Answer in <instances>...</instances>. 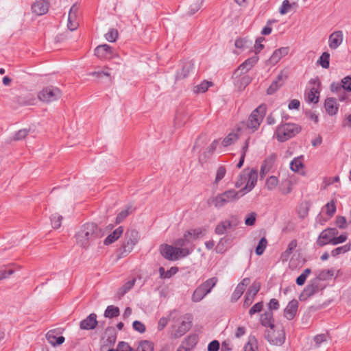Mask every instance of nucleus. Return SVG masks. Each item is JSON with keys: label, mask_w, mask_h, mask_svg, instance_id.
I'll list each match as a JSON object with an SVG mask.
<instances>
[{"label": "nucleus", "mask_w": 351, "mask_h": 351, "mask_svg": "<svg viewBox=\"0 0 351 351\" xmlns=\"http://www.w3.org/2000/svg\"><path fill=\"white\" fill-rule=\"evenodd\" d=\"M173 244L178 247H193V246L190 241V238L188 237H185V233L183 235L182 238H180L176 239Z\"/></svg>", "instance_id": "4c0bfd02"}, {"label": "nucleus", "mask_w": 351, "mask_h": 351, "mask_svg": "<svg viewBox=\"0 0 351 351\" xmlns=\"http://www.w3.org/2000/svg\"><path fill=\"white\" fill-rule=\"evenodd\" d=\"M338 234V230L335 228H327L323 230L319 235L317 244L319 246H324L327 244H332L334 240V236Z\"/></svg>", "instance_id": "1a4fd4ad"}, {"label": "nucleus", "mask_w": 351, "mask_h": 351, "mask_svg": "<svg viewBox=\"0 0 351 351\" xmlns=\"http://www.w3.org/2000/svg\"><path fill=\"white\" fill-rule=\"evenodd\" d=\"M117 348L119 351H134L130 346L124 341H120L117 345Z\"/></svg>", "instance_id": "774afa93"}, {"label": "nucleus", "mask_w": 351, "mask_h": 351, "mask_svg": "<svg viewBox=\"0 0 351 351\" xmlns=\"http://www.w3.org/2000/svg\"><path fill=\"white\" fill-rule=\"evenodd\" d=\"M265 110L264 106H260L252 111L247 123V129L254 132L258 128L265 115Z\"/></svg>", "instance_id": "0eeeda50"}, {"label": "nucleus", "mask_w": 351, "mask_h": 351, "mask_svg": "<svg viewBox=\"0 0 351 351\" xmlns=\"http://www.w3.org/2000/svg\"><path fill=\"white\" fill-rule=\"evenodd\" d=\"M291 9V5L288 0H284L279 9V12L282 15L287 14Z\"/></svg>", "instance_id": "0e129e2a"}, {"label": "nucleus", "mask_w": 351, "mask_h": 351, "mask_svg": "<svg viewBox=\"0 0 351 351\" xmlns=\"http://www.w3.org/2000/svg\"><path fill=\"white\" fill-rule=\"evenodd\" d=\"M238 138V134L235 133H230L220 143L221 145L227 147L233 143Z\"/></svg>", "instance_id": "09e8293b"}, {"label": "nucleus", "mask_w": 351, "mask_h": 351, "mask_svg": "<svg viewBox=\"0 0 351 351\" xmlns=\"http://www.w3.org/2000/svg\"><path fill=\"white\" fill-rule=\"evenodd\" d=\"M279 184V180L276 176H271L265 181V187L268 191H274Z\"/></svg>", "instance_id": "58836bf2"}, {"label": "nucleus", "mask_w": 351, "mask_h": 351, "mask_svg": "<svg viewBox=\"0 0 351 351\" xmlns=\"http://www.w3.org/2000/svg\"><path fill=\"white\" fill-rule=\"evenodd\" d=\"M129 208L127 209L121 210L116 217V223H121L130 214Z\"/></svg>", "instance_id": "680f3d73"}, {"label": "nucleus", "mask_w": 351, "mask_h": 351, "mask_svg": "<svg viewBox=\"0 0 351 351\" xmlns=\"http://www.w3.org/2000/svg\"><path fill=\"white\" fill-rule=\"evenodd\" d=\"M258 60V56H255L251 57L243 62L236 71H239L241 73L247 74V73L256 64Z\"/></svg>", "instance_id": "5701e85b"}, {"label": "nucleus", "mask_w": 351, "mask_h": 351, "mask_svg": "<svg viewBox=\"0 0 351 351\" xmlns=\"http://www.w3.org/2000/svg\"><path fill=\"white\" fill-rule=\"evenodd\" d=\"M207 295L208 293L206 292V291H204V289L200 285H199L194 290L191 296V300L195 303L199 302L202 300Z\"/></svg>", "instance_id": "c756f323"}, {"label": "nucleus", "mask_w": 351, "mask_h": 351, "mask_svg": "<svg viewBox=\"0 0 351 351\" xmlns=\"http://www.w3.org/2000/svg\"><path fill=\"white\" fill-rule=\"evenodd\" d=\"M226 172V168L223 166H220L217 170L215 182L218 183L219 181H221L224 178Z\"/></svg>", "instance_id": "052dcab7"}, {"label": "nucleus", "mask_w": 351, "mask_h": 351, "mask_svg": "<svg viewBox=\"0 0 351 351\" xmlns=\"http://www.w3.org/2000/svg\"><path fill=\"white\" fill-rule=\"evenodd\" d=\"M324 108L326 112L329 115L332 116L337 114L339 109V105L337 104L335 99L329 97L325 100Z\"/></svg>", "instance_id": "b1692460"}, {"label": "nucleus", "mask_w": 351, "mask_h": 351, "mask_svg": "<svg viewBox=\"0 0 351 351\" xmlns=\"http://www.w3.org/2000/svg\"><path fill=\"white\" fill-rule=\"evenodd\" d=\"M193 64L191 62H186L184 64L181 71L177 73V79H184L188 76L189 73L193 70Z\"/></svg>", "instance_id": "7c9ffc66"}, {"label": "nucleus", "mask_w": 351, "mask_h": 351, "mask_svg": "<svg viewBox=\"0 0 351 351\" xmlns=\"http://www.w3.org/2000/svg\"><path fill=\"white\" fill-rule=\"evenodd\" d=\"M135 282H136V279L133 278V279L128 281L127 282H125L120 289V291H121V295H124L128 291H130L134 285Z\"/></svg>", "instance_id": "6e6d98bb"}, {"label": "nucleus", "mask_w": 351, "mask_h": 351, "mask_svg": "<svg viewBox=\"0 0 351 351\" xmlns=\"http://www.w3.org/2000/svg\"><path fill=\"white\" fill-rule=\"evenodd\" d=\"M139 239L138 232L136 230H128L125 234V241L117 250V258L121 259L128 256L138 243Z\"/></svg>", "instance_id": "7ed1b4c3"}, {"label": "nucleus", "mask_w": 351, "mask_h": 351, "mask_svg": "<svg viewBox=\"0 0 351 351\" xmlns=\"http://www.w3.org/2000/svg\"><path fill=\"white\" fill-rule=\"evenodd\" d=\"M95 54L100 59L110 60L114 57V53L110 46L104 44L95 48Z\"/></svg>", "instance_id": "4468645a"}, {"label": "nucleus", "mask_w": 351, "mask_h": 351, "mask_svg": "<svg viewBox=\"0 0 351 351\" xmlns=\"http://www.w3.org/2000/svg\"><path fill=\"white\" fill-rule=\"evenodd\" d=\"M101 236V230L93 223L84 224L75 235L77 243L82 247H88L92 241Z\"/></svg>", "instance_id": "f257e3e1"}, {"label": "nucleus", "mask_w": 351, "mask_h": 351, "mask_svg": "<svg viewBox=\"0 0 351 351\" xmlns=\"http://www.w3.org/2000/svg\"><path fill=\"white\" fill-rule=\"evenodd\" d=\"M289 48L288 47H280L278 49H276L268 59V64L271 66L276 64L282 59V58L286 56L289 53Z\"/></svg>", "instance_id": "dca6fc26"}, {"label": "nucleus", "mask_w": 351, "mask_h": 351, "mask_svg": "<svg viewBox=\"0 0 351 351\" xmlns=\"http://www.w3.org/2000/svg\"><path fill=\"white\" fill-rule=\"evenodd\" d=\"M247 181V170L245 169L240 174L239 178L235 182V187L240 188Z\"/></svg>", "instance_id": "4d7b16f0"}, {"label": "nucleus", "mask_w": 351, "mask_h": 351, "mask_svg": "<svg viewBox=\"0 0 351 351\" xmlns=\"http://www.w3.org/2000/svg\"><path fill=\"white\" fill-rule=\"evenodd\" d=\"M298 178L295 176H289L281 181L279 186L280 191L284 195L290 193L293 190V186L298 183Z\"/></svg>", "instance_id": "ddd939ff"}, {"label": "nucleus", "mask_w": 351, "mask_h": 351, "mask_svg": "<svg viewBox=\"0 0 351 351\" xmlns=\"http://www.w3.org/2000/svg\"><path fill=\"white\" fill-rule=\"evenodd\" d=\"M351 250V243L346 244L343 246L338 247L331 252V255L332 256H337L341 254H344L348 251Z\"/></svg>", "instance_id": "49530a36"}, {"label": "nucleus", "mask_w": 351, "mask_h": 351, "mask_svg": "<svg viewBox=\"0 0 351 351\" xmlns=\"http://www.w3.org/2000/svg\"><path fill=\"white\" fill-rule=\"evenodd\" d=\"M298 308V302L297 300H291L284 310V316L288 319H293L296 315Z\"/></svg>", "instance_id": "412c9836"}, {"label": "nucleus", "mask_w": 351, "mask_h": 351, "mask_svg": "<svg viewBox=\"0 0 351 351\" xmlns=\"http://www.w3.org/2000/svg\"><path fill=\"white\" fill-rule=\"evenodd\" d=\"M328 334L317 335L314 337V341L317 347L320 346L322 343L328 341Z\"/></svg>", "instance_id": "5fc2aeb1"}, {"label": "nucleus", "mask_w": 351, "mask_h": 351, "mask_svg": "<svg viewBox=\"0 0 351 351\" xmlns=\"http://www.w3.org/2000/svg\"><path fill=\"white\" fill-rule=\"evenodd\" d=\"M198 342L197 335H191L188 336L180 345L189 351H191Z\"/></svg>", "instance_id": "cd10ccee"}, {"label": "nucleus", "mask_w": 351, "mask_h": 351, "mask_svg": "<svg viewBox=\"0 0 351 351\" xmlns=\"http://www.w3.org/2000/svg\"><path fill=\"white\" fill-rule=\"evenodd\" d=\"M335 182L339 183V177L338 176L335 177H324L321 184V189H326L329 186Z\"/></svg>", "instance_id": "a19ab883"}, {"label": "nucleus", "mask_w": 351, "mask_h": 351, "mask_svg": "<svg viewBox=\"0 0 351 351\" xmlns=\"http://www.w3.org/2000/svg\"><path fill=\"white\" fill-rule=\"evenodd\" d=\"M160 251L162 256L169 261H177L192 253L193 247H178L168 244L161 245Z\"/></svg>", "instance_id": "f03ea898"}, {"label": "nucleus", "mask_w": 351, "mask_h": 351, "mask_svg": "<svg viewBox=\"0 0 351 351\" xmlns=\"http://www.w3.org/2000/svg\"><path fill=\"white\" fill-rule=\"evenodd\" d=\"M330 53L328 52H324L319 60L317 63L324 69H328L330 66Z\"/></svg>", "instance_id": "37998d69"}, {"label": "nucleus", "mask_w": 351, "mask_h": 351, "mask_svg": "<svg viewBox=\"0 0 351 351\" xmlns=\"http://www.w3.org/2000/svg\"><path fill=\"white\" fill-rule=\"evenodd\" d=\"M334 276V271L332 269H324L321 271L317 275V279L326 280Z\"/></svg>", "instance_id": "864d4df0"}, {"label": "nucleus", "mask_w": 351, "mask_h": 351, "mask_svg": "<svg viewBox=\"0 0 351 351\" xmlns=\"http://www.w3.org/2000/svg\"><path fill=\"white\" fill-rule=\"evenodd\" d=\"M343 90L351 92V77L346 76L341 80Z\"/></svg>", "instance_id": "e2e57ef3"}, {"label": "nucleus", "mask_w": 351, "mask_h": 351, "mask_svg": "<svg viewBox=\"0 0 351 351\" xmlns=\"http://www.w3.org/2000/svg\"><path fill=\"white\" fill-rule=\"evenodd\" d=\"M267 246V241L265 237H263L259 241L256 247V254L258 256H261L263 254Z\"/></svg>", "instance_id": "de8ad7c7"}, {"label": "nucleus", "mask_w": 351, "mask_h": 351, "mask_svg": "<svg viewBox=\"0 0 351 351\" xmlns=\"http://www.w3.org/2000/svg\"><path fill=\"white\" fill-rule=\"evenodd\" d=\"M178 311L176 309L170 311L169 316L171 319L172 322H174L175 324L172 326L173 329L176 332L177 336H182L184 334H185L191 327V322H187V321H182L180 324L177 326L176 322H177V317L176 314H177Z\"/></svg>", "instance_id": "9d476101"}, {"label": "nucleus", "mask_w": 351, "mask_h": 351, "mask_svg": "<svg viewBox=\"0 0 351 351\" xmlns=\"http://www.w3.org/2000/svg\"><path fill=\"white\" fill-rule=\"evenodd\" d=\"M97 325V315L95 313L90 314L86 319L80 322V328L82 330H93Z\"/></svg>", "instance_id": "aec40b11"}, {"label": "nucleus", "mask_w": 351, "mask_h": 351, "mask_svg": "<svg viewBox=\"0 0 351 351\" xmlns=\"http://www.w3.org/2000/svg\"><path fill=\"white\" fill-rule=\"evenodd\" d=\"M250 278H245L242 280V281L241 282H239L237 285L233 293L232 294V297H231L232 302H236L241 298V296L243 295V293L245 289V287L250 283Z\"/></svg>", "instance_id": "4be33fe9"}, {"label": "nucleus", "mask_w": 351, "mask_h": 351, "mask_svg": "<svg viewBox=\"0 0 351 351\" xmlns=\"http://www.w3.org/2000/svg\"><path fill=\"white\" fill-rule=\"evenodd\" d=\"M178 271V269L176 267H173L167 271H165L163 267L159 268V274L161 278H170L173 275L176 274Z\"/></svg>", "instance_id": "79ce46f5"}, {"label": "nucleus", "mask_w": 351, "mask_h": 351, "mask_svg": "<svg viewBox=\"0 0 351 351\" xmlns=\"http://www.w3.org/2000/svg\"><path fill=\"white\" fill-rule=\"evenodd\" d=\"M32 10L36 15H43L49 10V3L47 0H36L32 5Z\"/></svg>", "instance_id": "6ab92c4d"}, {"label": "nucleus", "mask_w": 351, "mask_h": 351, "mask_svg": "<svg viewBox=\"0 0 351 351\" xmlns=\"http://www.w3.org/2000/svg\"><path fill=\"white\" fill-rule=\"evenodd\" d=\"M218 282V279L216 277L210 278L204 282H202L201 285H199L204 291L208 294L211 292L213 288L215 287Z\"/></svg>", "instance_id": "f704fd0d"}, {"label": "nucleus", "mask_w": 351, "mask_h": 351, "mask_svg": "<svg viewBox=\"0 0 351 351\" xmlns=\"http://www.w3.org/2000/svg\"><path fill=\"white\" fill-rule=\"evenodd\" d=\"M318 291V285L316 282H311L308 285L305 289L303 290L302 293L300 295V300H305L308 298H310Z\"/></svg>", "instance_id": "393cba45"}, {"label": "nucleus", "mask_w": 351, "mask_h": 351, "mask_svg": "<svg viewBox=\"0 0 351 351\" xmlns=\"http://www.w3.org/2000/svg\"><path fill=\"white\" fill-rule=\"evenodd\" d=\"M61 97V92L59 88L54 86H48L44 88L38 94V98L40 101L45 103H49L56 101Z\"/></svg>", "instance_id": "6e6552de"}, {"label": "nucleus", "mask_w": 351, "mask_h": 351, "mask_svg": "<svg viewBox=\"0 0 351 351\" xmlns=\"http://www.w3.org/2000/svg\"><path fill=\"white\" fill-rule=\"evenodd\" d=\"M211 86H213L212 82L203 81L199 85L195 86L193 90L196 93H205Z\"/></svg>", "instance_id": "c03bdc74"}, {"label": "nucleus", "mask_w": 351, "mask_h": 351, "mask_svg": "<svg viewBox=\"0 0 351 351\" xmlns=\"http://www.w3.org/2000/svg\"><path fill=\"white\" fill-rule=\"evenodd\" d=\"M265 337L271 344L274 346H282L286 339L285 332L282 326H276L272 329L267 330Z\"/></svg>", "instance_id": "423d86ee"}, {"label": "nucleus", "mask_w": 351, "mask_h": 351, "mask_svg": "<svg viewBox=\"0 0 351 351\" xmlns=\"http://www.w3.org/2000/svg\"><path fill=\"white\" fill-rule=\"evenodd\" d=\"M119 315V308L113 305L108 306L105 312L104 316L108 318L116 317Z\"/></svg>", "instance_id": "ea45409f"}, {"label": "nucleus", "mask_w": 351, "mask_h": 351, "mask_svg": "<svg viewBox=\"0 0 351 351\" xmlns=\"http://www.w3.org/2000/svg\"><path fill=\"white\" fill-rule=\"evenodd\" d=\"M232 78L234 86L239 90H243L252 81V78L247 74H243L239 71H235Z\"/></svg>", "instance_id": "f8f14e48"}, {"label": "nucleus", "mask_w": 351, "mask_h": 351, "mask_svg": "<svg viewBox=\"0 0 351 351\" xmlns=\"http://www.w3.org/2000/svg\"><path fill=\"white\" fill-rule=\"evenodd\" d=\"M304 167L303 165V156L300 155L298 157L295 158L290 162V168L293 171L300 172Z\"/></svg>", "instance_id": "72a5a7b5"}, {"label": "nucleus", "mask_w": 351, "mask_h": 351, "mask_svg": "<svg viewBox=\"0 0 351 351\" xmlns=\"http://www.w3.org/2000/svg\"><path fill=\"white\" fill-rule=\"evenodd\" d=\"M59 332L54 329L50 330L46 334V338L48 342L53 346H57L62 344L64 342V337L63 336H58Z\"/></svg>", "instance_id": "a211bd4d"}, {"label": "nucleus", "mask_w": 351, "mask_h": 351, "mask_svg": "<svg viewBox=\"0 0 351 351\" xmlns=\"http://www.w3.org/2000/svg\"><path fill=\"white\" fill-rule=\"evenodd\" d=\"M326 214L329 217L332 216L336 211V206H335L334 202L332 201L330 202L327 203L326 205Z\"/></svg>", "instance_id": "338daca9"}, {"label": "nucleus", "mask_w": 351, "mask_h": 351, "mask_svg": "<svg viewBox=\"0 0 351 351\" xmlns=\"http://www.w3.org/2000/svg\"><path fill=\"white\" fill-rule=\"evenodd\" d=\"M185 233V237L190 238V241L196 240L204 234V230L201 228L189 230Z\"/></svg>", "instance_id": "c9c22d12"}, {"label": "nucleus", "mask_w": 351, "mask_h": 351, "mask_svg": "<svg viewBox=\"0 0 351 351\" xmlns=\"http://www.w3.org/2000/svg\"><path fill=\"white\" fill-rule=\"evenodd\" d=\"M62 220V216L60 215L58 213H55L51 217V221L53 228H58L61 226V222Z\"/></svg>", "instance_id": "3c124183"}, {"label": "nucleus", "mask_w": 351, "mask_h": 351, "mask_svg": "<svg viewBox=\"0 0 351 351\" xmlns=\"http://www.w3.org/2000/svg\"><path fill=\"white\" fill-rule=\"evenodd\" d=\"M319 95L317 89L313 87L306 93V100L308 103L316 104L319 100Z\"/></svg>", "instance_id": "473e14b6"}, {"label": "nucleus", "mask_w": 351, "mask_h": 351, "mask_svg": "<svg viewBox=\"0 0 351 351\" xmlns=\"http://www.w3.org/2000/svg\"><path fill=\"white\" fill-rule=\"evenodd\" d=\"M232 226V221L230 220H225L219 223L215 228V233L217 234H223L226 233L227 229L230 228Z\"/></svg>", "instance_id": "2f4dec72"}, {"label": "nucleus", "mask_w": 351, "mask_h": 351, "mask_svg": "<svg viewBox=\"0 0 351 351\" xmlns=\"http://www.w3.org/2000/svg\"><path fill=\"white\" fill-rule=\"evenodd\" d=\"M79 10V7L77 5L74 4L70 9L69 16H68V28L71 31L75 30L78 25V20H77V12Z\"/></svg>", "instance_id": "2eb2a0df"}, {"label": "nucleus", "mask_w": 351, "mask_h": 351, "mask_svg": "<svg viewBox=\"0 0 351 351\" xmlns=\"http://www.w3.org/2000/svg\"><path fill=\"white\" fill-rule=\"evenodd\" d=\"M258 179V171L255 169L247 170V181L245 186L239 190L241 195H244L250 192L256 186Z\"/></svg>", "instance_id": "9b49d317"}, {"label": "nucleus", "mask_w": 351, "mask_h": 351, "mask_svg": "<svg viewBox=\"0 0 351 351\" xmlns=\"http://www.w3.org/2000/svg\"><path fill=\"white\" fill-rule=\"evenodd\" d=\"M259 289H260V285L258 283L254 282L251 285V287L248 289L246 293L248 294L249 295H251L253 298H255V296L259 291Z\"/></svg>", "instance_id": "13d9d810"}, {"label": "nucleus", "mask_w": 351, "mask_h": 351, "mask_svg": "<svg viewBox=\"0 0 351 351\" xmlns=\"http://www.w3.org/2000/svg\"><path fill=\"white\" fill-rule=\"evenodd\" d=\"M29 133V130L27 129L20 130L15 133L13 136L14 141H20L25 138Z\"/></svg>", "instance_id": "bf43d9fd"}, {"label": "nucleus", "mask_w": 351, "mask_h": 351, "mask_svg": "<svg viewBox=\"0 0 351 351\" xmlns=\"http://www.w3.org/2000/svg\"><path fill=\"white\" fill-rule=\"evenodd\" d=\"M280 84H278V81H274L268 87L267 90V93L268 95H272L276 93L280 87H281Z\"/></svg>", "instance_id": "69168bd1"}, {"label": "nucleus", "mask_w": 351, "mask_h": 351, "mask_svg": "<svg viewBox=\"0 0 351 351\" xmlns=\"http://www.w3.org/2000/svg\"><path fill=\"white\" fill-rule=\"evenodd\" d=\"M274 163V158L273 156L269 157L264 160L263 163L261 166L260 169L261 178H263L266 174L270 171L273 167Z\"/></svg>", "instance_id": "a878e982"}, {"label": "nucleus", "mask_w": 351, "mask_h": 351, "mask_svg": "<svg viewBox=\"0 0 351 351\" xmlns=\"http://www.w3.org/2000/svg\"><path fill=\"white\" fill-rule=\"evenodd\" d=\"M343 34L341 30L335 31L328 38V46L332 49H337L343 43Z\"/></svg>", "instance_id": "f3484780"}, {"label": "nucleus", "mask_w": 351, "mask_h": 351, "mask_svg": "<svg viewBox=\"0 0 351 351\" xmlns=\"http://www.w3.org/2000/svg\"><path fill=\"white\" fill-rule=\"evenodd\" d=\"M297 247V241L295 240L291 241L287 248V250L281 254V258L283 261H287L290 255Z\"/></svg>", "instance_id": "e433bc0d"}, {"label": "nucleus", "mask_w": 351, "mask_h": 351, "mask_svg": "<svg viewBox=\"0 0 351 351\" xmlns=\"http://www.w3.org/2000/svg\"><path fill=\"white\" fill-rule=\"evenodd\" d=\"M300 131V127L294 123H285L279 125L276 132L275 136L278 141L284 142L293 137Z\"/></svg>", "instance_id": "20e7f679"}, {"label": "nucleus", "mask_w": 351, "mask_h": 351, "mask_svg": "<svg viewBox=\"0 0 351 351\" xmlns=\"http://www.w3.org/2000/svg\"><path fill=\"white\" fill-rule=\"evenodd\" d=\"M311 273V270L309 268L305 269L303 272L297 278L296 284L299 286H302L304 284L307 277Z\"/></svg>", "instance_id": "8fccbe9b"}, {"label": "nucleus", "mask_w": 351, "mask_h": 351, "mask_svg": "<svg viewBox=\"0 0 351 351\" xmlns=\"http://www.w3.org/2000/svg\"><path fill=\"white\" fill-rule=\"evenodd\" d=\"M123 228L122 226H119L115 229L112 233H110L104 240V245H110L116 241L123 234Z\"/></svg>", "instance_id": "c85d7f7f"}, {"label": "nucleus", "mask_w": 351, "mask_h": 351, "mask_svg": "<svg viewBox=\"0 0 351 351\" xmlns=\"http://www.w3.org/2000/svg\"><path fill=\"white\" fill-rule=\"evenodd\" d=\"M154 345L149 341H142L139 343L136 351H153Z\"/></svg>", "instance_id": "a18cd8bd"}, {"label": "nucleus", "mask_w": 351, "mask_h": 351, "mask_svg": "<svg viewBox=\"0 0 351 351\" xmlns=\"http://www.w3.org/2000/svg\"><path fill=\"white\" fill-rule=\"evenodd\" d=\"M118 31L116 29H110L108 33L105 34L106 39L109 42H115L118 38Z\"/></svg>", "instance_id": "603ef678"}, {"label": "nucleus", "mask_w": 351, "mask_h": 351, "mask_svg": "<svg viewBox=\"0 0 351 351\" xmlns=\"http://www.w3.org/2000/svg\"><path fill=\"white\" fill-rule=\"evenodd\" d=\"M242 196L239 191H236L234 189H229L217 195L213 199V203L216 208H220L228 203L237 201Z\"/></svg>", "instance_id": "39448f33"}, {"label": "nucleus", "mask_w": 351, "mask_h": 351, "mask_svg": "<svg viewBox=\"0 0 351 351\" xmlns=\"http://www.w3.org/2000/svg\"><path fill=\"white\" fill-rule=\"evenodd\" d=\"M261 323L265 327H269V329L275 328L273 313L271 311H267L262 314L260 319Z\"/></svg>", "instance_id": "bb28decb"}]
</instances>
